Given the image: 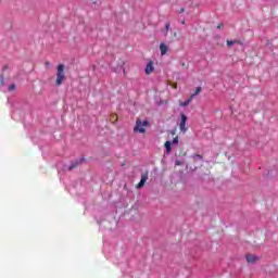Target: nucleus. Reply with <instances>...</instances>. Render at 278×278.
<instances>
[{"label": "nucleus", "instance_id": "obj_1", "mask_svg": "<svg viewBox=\"0 0 278 278\" xmlns=\"http://www.w3.org/2000/svg\"><path fill=\"white\" fill-rule=\"evenodd\" d=\"M150 122L149 121H143L140 118H137L136 121V125L134 127V131L135 134H147V128L149 127Z\"/></svg>", "mask_w": 278, "mask_h": 278}, {"label": "nucleus", "instance_id": "obj_8", "mask_svg": "<svg viewBox=\"0 0 278 278\" xmlns=\"http://www.w3.org/2000/svg\"><path fill=\"white\" fill-rule=\"evenodd\" d=\"M192 160L194 164H197V162H200L201 164H203V155L201 154H193Z\"/></svg>", "mask_w": 278, "mask_h": 278}, {"label": "nucleus", "instance_id": "obj_10", "mask_svg": "<svg viewBox=\"0 0 278 278\" xmlns=\"http://www.w3.org/2000/svg\"><path fill=\"white\" fill-rule=\"evenodd\" d=\"M236 43H240V41L227 40V47H233V45H236Z\"/></svg>", "mask_w": 278, "mask_h": 278}, {"label": "nucleus", "instance_id": "obj_24", "mask_svg": "<svg viewBox=\"0 0 278 278\" xmlns=\"http://www.w3.org/2000/svg\"><path fill=\"white\" fill-rule=\"evenodd\" d=\"M181 66H184L185 68H188V64H186L185 62L181 63Z\"/></svg>", "mask_w": 278, "mask_h": 278}, {"label": "nucleus", "instance_id": "obj_7", "mask_svg": "<svg viewBox=\"0 0 278 278\" xmlns=\"http://www.w3.org/2000/svg\"><path fill=\"white\" fill-rule=\"evenodd\" d=\"M160 51L161 55H166V53H168V46L164 42L160 43Z\"/></svg>", "mask_w": 278, "mask_h": 278}, {"label": "nucleus", "instance_id": "obj_27", "mask_svg": "<svg viewBox=\"0 0 278 278\" xmlns=\"http://www.w3.org/2000/svg\"><path fill=\"white\" fill-rule=\"evenodd\" d=\"M172 136H175V130L172 131Z\"/></svg>", "mask_w": 278, "mask_h": 278}, {"label": "nucleus", "instance_id": "obj_2", "mask_svg": "<svg viewBox=\"0 0 278 278\" xmlns=\"http://www.w3.org/2000/svg\"><path fill=\"white\" fill-rule=\"evenodd\" d=\"M56 71L55 86H62V84H64V79H66V75L64 74V64H59Z\"/></svg>", "mask_w": 278, "mask_h": 278}, {"label": "nucleus", "instance_id": "obj_19", "mask_svg": "<svg viewBox=\"0 0 278 278\" xmlns=\"http://www.w3.org/2000/svg\"><path fill=\"white\" fill-rule=\"evenodd\" d=\"M197 97V94L192 93L190 97H189V100L190 102Z\"/></svg>", "mask_w": 278, "mask_h": 278}, {"label": "nucleus", "instance_id": "obj_15", "mask_svg": "<svg viewBox=\"0 0 278 278\" xmlns=\"http://www.w3.org/2000/svg\"><path fill=\"white\" fill-rule=\"evenodd\" d=\"M172 144H179V137H175L172 141Z\"/></svg>", "mask_w": 278, "mask_h": 278}, {"label": "nucleus", "instance_id": "obj_23", "mask_svg": "<svg viewBox=\"0 0 278 278\" xmlns=\"http://www.w3.org/2000/svg\"><path fill=\"white\" fill-rule=\"evenodd\" d=\"M91 2L97 5V3H99V0H91Z\"/></svg>", "mask_w": 278, "mask_h": 278}, {"label": "nucleus", "instance_id": "obj_3", "mask_svg": "<svg viewBox=\"0 0 278 278\" xmlns=\"http://www.w3.org/2000/svg\"><path fill=\"white\" fill-rule=\"evenodd\" d=\"M180 123H179V129L182 134H186L188 131V127H186V123L188 122V116L186 114L180 115Z\"/></svg>", "mask_w": 278, "mask_h": 278}, {"label": "nucleus", "instance_id": "obj_14", "mask_svg": "<svg viewBox=\"0 0 278 278\" xmlns=\"http://www.w3.org/2000/svg\"><path fill=\"white\" fill-rule=\"evenodd\" d=\"M14 90H16V85H14V84L10 85L9 86V91L12 92Z\"/></svg>", "mask_w": 278, "mask_h": 278}, {"label": "nucleus", "instance_id": "obj_12", "mask_svg": "<svg viewBox=\"0 0 278 278\" xmlns=\"http://www.w3.org/2000/svg\"><path fill=\"white\" fill-rule=\"evenodd\" d=\"M168 29H170V23L165 24V36H168Z\"/></svg>", "mask_w": 278, "mask_h": 278}, {"label": "nucleus", "instance_id": "obj_28", "mask_svg": "<svg viewBox=\"0 0 278 278\" xmlns=\"http://www.w3.org/2000/svg\"><path fill=\"white\" fill-rule=\"evenodd\" d=\"M182 155H186V152H185V153H182Z\"/></svg>", "mask_w": 278, "mask_h": 278}, {"label": "nucleus", "instance_id": "obj_18", "mask_svg": "<svg viewBox=\"0 0 278 278\" xmlns=\"http://www.w3.org/2000/svg\"><path fill=\"white\" fill-rule=\"evenodd\" d=\"M184 12H186V8H181V9L178 11L179 14H184Z\"/></svg>", "mask_w": 278, "mask_h": 278}, {"label": "nucleus", "instance_id": "obj_5", "mask_svg": "<svg viewBox=\"0 0 278 278\" xmlns=\"http://www.w3.org/2000/svg\"><path fill=\"white\" fill-rule=\"evenodd\" d=\"M155 71V67L153 66V62L150 61L146 66V75H151Z\"/></svg>", "mask_w": 278, "mask_h": 278}, {"label": "nucleus", "instance_id": "obj_17", "mask_svg": "<svg viewBox=\"0 0 278 278\" xmlns=\"http://www.w3.org/2000/svg\"><path fill=\"white\" fill-rule=\"evenodd\" d=\"M0 84H1V86H3V84H5V78L3 77V75H0Z\"/></svg>", "mask_w": 278, "mask_h": 278}, {"label": "nucleus", "instance_id": "obj_20", "mask_svg": "<svg viewBox=\"0 0 278 278\" xmlns=\"http://www.w3.org/2000/svg\"><path fill=\"white\" fill-rule=\"evenodd\" d=\"M175 166H181V161H176Z\"/></svg>", "mask_w": 278, "mask_h": 278}, {"label": "nucleus", "instance_id": "obj_26", "mask_svg": "<svg viewBox=\"0 0 278 278\" xmlns=\"http://www.w3.org/2000/svg\"><path fill=\"white\" fill-rule=\"evenodd\" d=\"M181 24H182V25H186V21H182Z\"/></svg>", "mask_w": 278, "mask_h": 278}, {"label": "nucleus", "instance_id": "obj_13", "mask_svg": "<svg viewBox=\"0 0 278 278\" xmlns=\"http://www.w3.org/2000/svg\"><path fill=\"white\" fill-rule=\"evenodd\" d=\"M77 166H79V162L73 163L68 168L70 170H73V168H77Z\"/></svg>", "mask_w": 278, "mask_h": 278}, {"label": "nucleus", "instance_id": "obj_6", "mask_svg": "<svg viewBox=\"0 0 278 278\" xmlns=\"http://www.w3.org/2000/svg\"><path fill=\"white\" fill-rule=\"evenodd\" d=\"M245 260H247L248 264H255V262H257V256H255L253 254H247Z\"/></svg>", "mask_w": 278, "mask_h": 278}, {"label": "nucleus", "instance_id": "obj_21", "mask_svg": "<svg viewBox=\"0 0 278 278\" xmlns=\"http://www.w3.org/2000/svg\"><path fill=\"white\" fill-rule=\"evenodd\" d=\"M223 27H225L223 24L217 25V29H223Z\"/></svg>", "mask_w": 278, "mask_h": 278}, {"label": "nucleus", "instance_id": "obj_4", "mask_svg": "<svg viewBox=\"0 0 278 278\" xmlns=\"http://www.w3.org/2000/svg\"><path fill=\"white\" fill-rule=\"evenodd\" d=\"M148 179H149V174L148 173L142 174L141 180L136 185L137 190L144 188V184H147Z\"/></svg>", "mask_w": 278, "mask_h": 278}, {"label": "nucleus", "instance_id": "obj_11", "mask_svg": "<svg viewBox=\"0 0 278 278\" xmlns=\"http://www.w3.org/2000/svg\"><path fill=\"white\" fill-rule=\"evenodd\" d=\"M179 105L181 108H188V105H190V100L187 99L185 102H180Z\"/></svg>", "mask_w": 278, "mask_h": 278}, {"label": "nucleus", "instance_id": "obj_25", "mask_svg": "<svg viewBox=\"0 0 278 278\" xmlns=\"http://www.w3.org/2000/svg\"><path fill=\"white\" fill-rule=\"evenodd\" d=\"M113 119L117 121V116H116V115H113Z\"/></svg>", "mask_w": 278, "mask_h": 278}, {"label": "nucleus", "instance_id": "obj_9", "mask_svg": "<svg viewBox=\"0 0 278 278\" xmlns=\"http://www.w3.org/2000/svg\"><path fill=\"white\" fill-rule=\"evenodd\" d=\"M172 144H173V143H172L170 141H166V142L164 143V147H165V149H166L167 154L170 153V151H173Z\"/></svg>", "mask_w": 278, "mask_h": 278}, {"label": "nucleus", "instance_id": "obj_22", "mask_svg": "<svg viewBox=\"0 0 278 278\" xmlns=\"http://www.w3.org/2000/svg\"><path fill=\"white\" fill-rule=\"evenodd\" d=\"M46 66H47V68H49V66H51V62L47 61Z\"/></svg>", "mask_w": 278, "mask_h": 278}, {"label": "nucleus", "instance_id": "obj_16", "mask_svg": "<svg viewBox=\"0 0 278 278\" xmlns=\"http://www.w3.org/2000/svg\"><path fill=\"white\" fill-rule=\"evenodd\" d=\"M203 90V88H201V87H198L197 89H195V91L193 92V94H199L201 91Z\"/></svg>", "mask_w": 278, "mask_h": 278}]
</instances>
